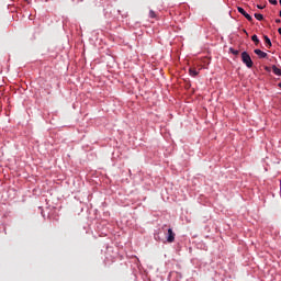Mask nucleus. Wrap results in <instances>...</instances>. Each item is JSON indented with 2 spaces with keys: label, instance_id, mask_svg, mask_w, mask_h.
I'll list each match as a JSON object with an SVG mask.
<instances>
[{
  "label": "nucleus",
  "instance_id": "f257e3e1",
  "mask_svg": "<svg viewBox=\"0 0 281 281\" xmlns=\"http://www.w3.org/2000/svg\"><path fill=\"white\" fill-rule=\"evenodd\" d=\"M241 61L244 63V65H246V67H248V69H251V67H254V60H251V56H249V53L247 52L241 53Z\"/></svg>",
  "mask_w": 281,
  "mask_h": 281
},
{
  "label": "nucleus",
  "instance_id": "f03ea898",
  "mask_svg": "<svg viewBox=\"0 0 281 281\" xmlns=\"http://www.w3.org/2000/svg\"><path fill=\"white\" fill-rule=\"evenodd\" d=\"M237 11L239 12V14H243V16H245V19H247V21H249V23L254 22V18H251V15H249V13L245 12V9H243V7H238Z\"/></svg>",
  "mask_w": 281,
  "mask_h": 281
},
{
  "label": "nucleus",
  "instance_id": "7ed1b4c3",
  "mask_svg": "<svg viewBox=\"0 0 281 281\" xmlns=\"http://www.w3.org/2000/svg\"><path fill=\"white\" fill-rule=\"evenodd\" d=\"M177 234L172 231V228H168L167 231V243H175V237Z\"/></svg>",
  "mask_w": 281,
  "mask_h": 281
},
{
  "label": "nucleus",
  "instance_id": "20e7f679",
  "mask_svg": "<svg viewBox=\"0 0 281 281\" xmlns=\"http://www.w3.org/2000/svg\"><path fill=\"white\" fill-rule=\"evenodd\" d=\"M254 52H255V54H256L257 56H259V58H267V56H268L267 53L262 52V50L259 49V48L255 49Z\"/></svg>",
  "mask_w": 281,
  "mask_h": 281
},
{
  "label": "nucleus",
  "instance_id": "39448f33",
  "mask_svg": "<svg viewBox=\"0 0 281 281\" xmlns=\"http://www.w3.org/2000/svg\"><path fill=\"white\" fill-rule=\"evenodd\" d=\"M272 71L276 76H281V69L278 66H272Z\"/></svg>",
  "mask_w": 281,
  "mask_h": 281
},
{
  "label": "nucleus",
  "instance_id": "423d86ee",
  "mask_svg": "<svg viewBox=\"0 0 281 281\" xmlns=\"http://www.w3.org/2000/svg\"><path fill=\"white\" fill-rule=\"evenodd\" d=\"M189 74H190V76H193V78H195V76H199V71H196V69H194V68H190Z\"/></svg>",
  "mask_w": 281,
  "mask_h": 281
},
{
  "label": "nucleus",
  "instance_id": "0eeeda50",
  "mask_svg": "<svg viewBox=\"0 0 281 281\" xmlns=\"http://www.w3.org/2000/svg\"><path fill=\"white\" fill-rule=\"evenodd\" d=\"M263 41H265L266 45H268V47H271L272 44H271V40L269 38V36L265 35Z\"/></svg>",
  "mask_w": 281,
  "mask_h": 281
},
{
  "label": "nucleus",
  "instance_id": "6e6552de",
  "mask_svg": "<svg viewBox=\"0 0 281 281\" xmlns=\"http://www.w3.org/2000/svg\"><path fill=\"white\" fill-rule=\"evenodd\" d=\"M255 19H257V21H263L265 16L260 13H255Z\"/></svg>",
  "mask_w": 281,
  "mask_h": 281
},
{
  "label": "nucleus",
  "instance_id": "1a4fd4ad",
  "mask_svg": "<svg viewBox=\"0 0 281 281\" xmlns=\"http://www.w3.org/2000/svg\"><path fill=\"white\" fill-rule=\"evenodd\" d=\"M251 41H252L254 43H256V45H258V43H260V40L258 38V35H252V36H251Z\"/></svg>",
  "mask_w": 281,
  "mask_h": 281
},
{
  "label": "nucleus",
  "instance_id": "9d476101",
  "mask_svg": "<svg viewBox=\"0 0 281 281\" xmlns=\"http://www.w3.org/2000/svg\"><path fill=\"white\" fill-rule=\"evenodd\" d=\"M149 16H150V19H157V13H155V11L150 10Z\"/></svg>",
  "mask_w": 281,
  "mask_h": 281
},
{
  "label": "nucleus",
  "instance_id": "9b49d317",
  "mask_svg": "<svg viewBox=\"0 0 281 281\" xmlns=\"http://www.w3.org/2000/svg\"><path fill=\"white\" fill-rule=\"evenodd\" d=\"M231 54H234V56H238L239 52L234 49V48H229Z\"/></svg>",
  "mask_w": 281,
  "mask_h": 281
},
{
  "label": "nucleus",
  "instance_id": "f8f14e48",
  "mask_svg": "<svg viewBox=\"0 0 281 281\" xmlns=\"http://www.w3.org/2000/svg\"><path fill=\"white\" fill-rule=\"evenodd\" d=\"M269 3H271V5H278V0H269Z\"/></svg>",
  "mask_w": 281,
  "mask_h": 281
},
{
  "label": "nucleus",
  "instance_id": "ddd939ff",
  "mask_svg": "<svg viewBox=\"0 0 281 281\" xmlns=\"http://www.w3.org/2000/svg\"><path fill=\"white\" fill-rule=\"evenodd\" d=\"M257 8H258L259 10H265V5L258 4Z\"/></svg>",
  "mask_w": 281,
  "mask_h": 281
},
{
  "label": "nucleus",
  "instance_id": "4468645a",
  "mask_svg": "<svg viewBox=\"0 0 281 281\" xmlns=\"http://www.w3.org/2000/svg\"><path fill=\"white\" fill-rule=\"evenodd\" d=\"M278 33L280 34V36H281V27L280 29H278Z\"/></svg>",
  "mask_w": 281,
  "mask_h": 281
},
{
  "label": "nucleus",
  "instance_id": "2eb2a0df",
  "mask_svg": "<svg viewBox=\"0 0 281 281\" xmlns=\"http://www.w3.org/2000/svg\"><path fill=\"white\" fill-rule=\"evenodd\" d=\"M276 23H281V21L280 20H276Z\"/></svg>",
  "mask_w": 281,
  "mask_h": 281
},
{
  "label": "nucleus",
  "instance_id": "dca6fc26",
  "mask_svg": "<svg viewBox=\"0 0 281 281\" xmlns=\"http://www.w3.org/2000/svg\"><path fill=\"white\" fill-rule=\"evenodd\" d=\"M278 87L281 89V83H279Z\"/></svg>",
  "mask_w": 281,
  "mask_h": 281
},
{
  "label": "nucleus",
  "instance_id": "f3484780",
  "mask_svg": "<svg viewBox=\"0 0 281 281\" xmlns=\"http://www.w3.org/2000/svg\"><path fill=\"white\" fill-rule=\"evenodd\" d=\"M166 227V225L165 226H162V229Z\"/></svg>",
  "mask_w": 281,
  "mask_h": 281
}]
</instances>
